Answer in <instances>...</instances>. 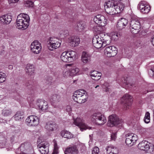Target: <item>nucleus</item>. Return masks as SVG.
Instances as JSON below:
<instances>
[{
    "instance_id": "58836bf2",
    "label": "nucleus",
    "mask_w": 154,
    "mask_h": 154,
    "mask_svg": "<svg viewBox=\"0 0 154 154\" xmlns=\"http://www.w3.org/2000/svg\"><path fill=\"white\" fill-rule=\"evenodd\" d=\"M150 121V113L149 112H146L144 118V121L146 123H149Z\"/></svg>"
},
{
    "instance_id": "2eb2a0df",
    "label": "nucleus",
    "mask_w": 154,
    "mask_h": 154,
    "mask_svg": "<svg viewBox=\"0 0 154 154\" xmlns=\"http://www.w3.org/2000/svg\"><path fill=\"white\" fill-rule=\"evenodd\" d=\"M42 49L41 44L38 41L32 42L30 45V49L32 52L35 54H39Z\"/></svg>"
},
{
    "instance_id": "7c9ffc66",
    "label": "nucleus",
    "mask_w": 154,
    "mask_h": 154,
    "mask_svg": "<svg viewBox=\"0 0 154 154\" xmlns=\"http://www.w3.org/2000/svg\"><path fill=\"white\" fill-rule=\"evenodd\" d=\"M2 111V114L4 116H9L12 114V110L10 108H5Z\"/></svg>"
},
{
    "instance_id": "f704fd0d",
    "label": "nucleus",
    "mask_w": 154,
    "mask_h": 154,
    "mask_svg": "<svg viewBox=\"0 0 154 154\" xmlns=\"http://www.w3.org/2000/svg\"><path fill=\"white\" fill-rule=\"evenodd\" d=\"M93 30L99 35L103 31L102 27L100 26H94L93 28Z\"/></svg>"
},
{
    "instance_id": "cd10ccee",
    "label": "nucleus",
    "mask_w": 154,
    "mask_h": 154,
    "mask_svg": "<svg viewBox=\"0 0 154 154\" xmlns=\"http://www.w3.org/2000/svg\"><path fill=\"white\" fill-rule=\"evenodd\" d=\"M90 75L93 79L98 81L100 79L101 74L97 71H93L91 72Z\"/></svg>"
},
{
    "instance_id": "37998d69",
    "label": "nucleus",
    "mask_w": 154,
    "mask_h": 154,
    "mask_svg": "<svg viewBox=\"0 0 154 154\" xmlns=\"http://www.w3.org/2000/svg\"><path fill=\"white\" fill-rule=\"evenodd\" d=\"M33 3L30 1H27L25 3V6L26 7H33Z\"/></svg>"
},
{
    "instance_id": "dca6fc26",
    "label": "nucleus",
    "mask_w": 154,
    "mask_h": 154,
    "mask_svg": "<svg viewBox=\"0 0 154 154\" xmlns=\"http://www.w3.org/2000/svg\"><path fill=\"white\" fill-rule=\"evenodd\" d=\"M49 144L46 141L41 142L38 145L40 152L42 154H47L49 152Z\"/></svg>"
},
{
    "instance_id": "4d7b16f0",
    "label": "nucleus",
    "mask_w": 154,
    "mask_h": 154,
    "mask_svg": "<svg viewBox=\"0 0 154 154\" xmlns=\"http://www.w3.org/2000/svg\"><path fill=\"white\" fill-rule=\"evenodd\" d=\"M71 64H68L67 65L68 66H71Z\"/></svg>"
},
{
    "instance_id": "49530a36",
    "label": "nucleus",
    "mask_w": 154,
    "mask_h": 154,
    "mask_svg": "<svg viewBox=\"0 0 154 154\" xmlns=\"http://www.w3.org/2000/svg\"><path fill=\"white\" fill-rule=\"evenodd\" d=\"M116 133H112L111 135V139L112 140H115L116 138Z\"/></svg>"
},
{
    "instance_id": "f3484780",
    "label": "nucleus",
    "mask_w": 154,
    "mask_h": 154,
    "mask_svg": "<svg viewBox=\"0 0 154 154\" xmlns=\"http://www.w3.org/2000/svg\"><path fill=\"white\" fill-rule=\"evenodd\" d=\"M105 54L109 57H113L117 54V49L114 46H108L104 50Z\"/></svg>"
},
{
    "instance_id": "4be33fe9",
    "label": "nucleus",
    "mask_w": 154,
    "mask_h": 154,
    "mask_svg": "<svg viewBox=\"0 0 154 154\" xmlns=\"http://www.w3.org/2000/svg\"><path fill=\"white\" fill-rule=\"evenodd\" d=\"M11 20L12 16L9 14L3 15L0 17V23L1 24H8Z\"/></svg>"
},
{
    "instance_id": "a18cd8bd",
    "label": "nucleus",
    "mask_w": 154,
    "mask_h": 154,
    "mask_svg": "<svg viewBox=\"0 0 154 154\" xmlns=\"http://www.w3.org/2000/svg\"><path fill=\"white\" fill-rule=\"evenodd\" d=\"M149 73L150 76H152L154 77V66L151 67L149 70Z\"/></svg>"
},
{
    "instance_id": "393cba45",
    "label": "nucleus",
    "mask_w": 154,
    "mask_h": 154,
    "mask_svg": "<svg viewBox=\"0 0 154 154\" xmlns=\"http://www.w3.org/2000/svg\"><path fill=\"white\" fill-rule=\"evenodd\" d=\"M57 127V125L55 122L50 121L47 122L45 126V128L48 131H53Z\"/></svg>"
},
{
    "instance_id": "412c9836",
    "label": "nucleus",
    "mask_w": 154,
    "mask_h": 154,
    "mask_svg": "<svg viewBox=\"0 0 154 154\" xmlns=\"http://www.w3.org/2000/svg\"><path fill=\"white\" fill-rule=\"evenodd\" d=\"M106 152L103 154H118L119 150L116 147L110 145L105 147Z\"/></svg>"
},
{
    "instance_id": "09e8293b",
    "label": "nucleus",
    "mask_w": 154,
    "mask_h": 154,
    "mask_svg": "<svg viewBox=\"0 0 154 154\" xmlns=\"http://www.w3.org/2000/svg\"><path fill=\"white\" fill-rule=\"evenodd\" d=\"M19 0H8L10 3H16Z\"/></svg>"
},
{
    "instance_id": "39448f33",
    "label": "nucleus",
    "mask_w": 154,
    "mask_h": 154,
    "mask_svg": "<svg viewBox=\"0 0 154 154\" xmlns=\"http://www.w3.org/2000/svg\"><path fill=\"white\" fill-rule=\"evenodd\" d=\"M91 120L95 124L99 126L104 125L107 121L105 115L100 112L95 113L92 115Z\"/></svg>"
},
{
    "instance_id": "ddd939ff",
    "label": "nucleus",
    "mask_w": 154,
    "mask_h": 154,
    "mask_svg": "<svg viewBox=\"0 0 154 154\" xmlns=\"http://www.w3.org/2000/svg\"><path fill=\"white\" fill-rule=\"evenodd\" d=\"M138 147L142 150L145 151L149 150L150 152L153 150V146L152 144L146 141H142L140 142L138 145Z\"/></svg>"
},
{
    "instance_id": "c9c22d12",
    "label": "nucleus",
    "mask_w": 154,
    "mask_h": 154,
    "mask_svg": "<svg viewBox=\"0 0 154 154\" xmlns=\"http://www.w3.org/2000/svg\"><path fill=\"white\" fill-rule=\"evenodd\" d=\"M53 142L54 143V149L52 154H58L59 147L55 140H54Z\"/></svg>"
},
{
    "instance_id": "b1692460",
    "label": "nucleus",
    "mask_w": 154,
    "mask_h": 154,
    "mask_svg": "<svg viewBox=\"0 0 154 154\" xmlns=\"http://www.w3.org/2000/svg\"><path fill=\"white\" fill-rule=\"evenodd\" d=\"M128 23V20L124 18H121L118 21L116 27L119 30L124 28Z\"/></svg>"
},
{
    "instance_id": "13d9d810",
    "label": "nucleus",
    "mask_w": 154,
    "mask_h": 154,
    "mask_svg": "<svg viewBox=\"0 0 154 154\" xmlns=\"http://www.w3.org/2000/svg\"><path fill=\"white\" fill-rule=\"evenodd\" d=\"M62 34H63V35H64V34H66L63 33H62Z\"/></svg>"
},
{
    "instance_id": "473e14b6",
    "label": "nucleus",
    "mask_w": 154,
    "mask_h": 154,
    "mask_svg": "<svg viewBox=\"0 0 154 154\" xmlns=\"http://www.w3.org/2000/svg\"><path fill=\"white\" fill-rule=\"evenodd\" d=\"M60 59L61 60L64 62H70L66 51H65L62 53L60 56Z\"/></svg>"
},
{
    "instance_id": "603ef678",
    "label": "nucleus",
    "mask_w": 154,
    "mask_h": 154,
    "mask_svg": "<svg viewBox=\"0 0 154 154\" xmlns=\"http://www.w3.org/2000/svg\"><path fill=\"white\" fill-rule=\"evenodd\" d=\"M15 138V136H12L10 138V139L11 141L12 142H13L14 141Z\"/></svg>"
},
{
    "instance_id": "c85d7f7f",
    "label": "nucleus",
    "mask_w": 154,
    "mask_h": 154,
    "mask_svg": "<svg viewBox=\"0 0 154 154\" xmlns=\"http://www.w3.org/2000/svg\"><path fill=\"white\" fill-rule=\"evenodd\" d=\"M86 27V26L85 23L81 22L77 23V26L75 27V29L79 32H84Z\"/></svg>"
},
{
    "instance_id": "a19ab883",
    "label": "nucleus",
    "mask_w": 154,
    "mask_h": 154,
    "mask_svg": "<svg viewBox=\"0 0 154 154\" xmlns=\"http://www.w3.org/2000/svg\"><path fill=\"white\" fill-rule=\"evenodd\" d=\"M6 80L5 75L3 73H0V83H3Z\"/></svg>"
},
{
    "instance_id": "8fccbe9b",
    "label": "nucleus",
    "mask_w": 154,
    "mask_h": 154,
    "mask_svg": "<svg viewBox=\"0 0 154 154\" xmlns=\"http://www.w3.org/2000/svg\"><path fill=\"white\" fill-rule=\"evenodd\" d=\"M127 79H125L124 83H125L127 85H128V86L130 88H131V85L129 83H128L127 81V80H126Z\"/></svg>"
},
{
    "instance_id": "7ed1b4c3",
    "label": "nucleus",
    "mask_w": 154,
    "mask_h": 154,
    "mask_svg": "<svg viewBox=\"0 0 154 154\" xmlns=\"http://www.w3.org/2000/svg\"><path fill=\"white\" fill-rule=\"evenodd\" d=\"M30 18L27 14L21 13L17 17L16 21L17 28L24 30L27 29L29 25Z\"/></svg>"
},
{
    "instance_id": "c756f323",
    "label": "nucleus",
    "mask_w": 154,
    "mask_h": 154,
    "mask_svg": "<svg viewBox=\"0 0 154 154\" xmlns=\"http://www.w3.org/2000/svg\"><path fill=\"white\" fill-rule=\"evenodd\" d=\"M67 52L70 62L74 61L77 58L76 53L75 51H72Z\"/></svg>"
},
{
    "instance_id": "4c0bfd02",
    "label": "nucleus",
    "mask_w": 154,
    "mask_h": 154,
    "mask_svg": "<svg viewBox=\"0 0 154 154\" xmlns=\"http://www.w3.org/2000/svg\"><path fill=\"white\" fill-rule=\"evenodd\" d=\"M102 18L103 19L101 20L98 25L101 26H105L107 24V20L103 16Z\"/></svg>"
},
{
    "instance_id": "79ce46f5",
    "label": "nucleus",
    "mask_w": 154,
    "mask_h": 154,
    "mask_svg": "<svg viewBox=\"0 0 154 154\" xmlns=\"http://www.w3.org/2000/svg\"><path fill=\"white\" fill-rule=\"evenodd\" d=\"M63 75L64 77H67L71 75L70 70H64L63 72Z\"/></svg>"
},
{
    "instance_id": "de8ad7c7",
    "label": "nucleus",
    "mask_w": 154,
    "mask_h": 154,
    "mask_svg": "<svg viewBox=\"0 0 154 154\" xmlns=\"http://www.w3.org/2000/svg\"><path fill=\"white\" fill-rule=\"evenodd\" d=\"M66 110L68 112H70L71 111V106H67L66 109Z\"/></svg>"
},
{
    "instance_id": "9d476101",
    "label": "nucleus",
    "mask_w": 154,
    "mask_h": 154,
    "mask_svg": "<svg viewBox=\"0 0 154 154\" xmlns=\"http://www.w3.org/2000/svg\"><path fill=\"white\" fill-rule=\"evenodd\" d=\"M73 124L79 127L82 131L86 130V129H90L91 127L88 126L84 122V121L82 118L77 117L74 119Z\"/></svg>"
},
{
    "instance_id": "e433bc0d",
    "label": "nucleus",
    "mask_w": 154,
    "mask_h": 154,
    "mask_svg": "<svg viewBox=\"0 0 154 154\" xmlns=\"http://www.w3.org/2000/svg\"><path fill=\"white\" fill-rule=\"evenodd\" d=\"M103 15H97L94 17V20L95 22L98 25L100 23V20H101V19H103L102 18Z\"/></svg>"
},
{
    "instance_id": "864d4df0",
    "label": "nucleus",
    "mask_w": 154,
    "mask_h": 154,
    "mask_svg": "<svg viewBox=\"0 0 154 154\" xmlns=\"http://www.w3.org/2000/svg\"><path fill=\"white\" fill-rule=\"evenodd\" d=\"M8 68L9 69H12L13 68V67L12 65H10L8 66Z\"/></svg>"
},
{
    "instance_id": "1a4fd4ad",
    "label": "nucleus",
    "mask_w": 154,
    "mask_h": 154,
    "mask_svg": "<svg viewBox=\"0 0 154 154\" xmlns=\"http://www.w3.org/2000/svg\"><path fill=\"white\" fill-rule=\"evenodd\" d=\"M122 122V120L119 119L117 115L112 114L108 117L107 125L109 127H112L120 124Z\"/></svg>"
},
{
    "instance_id": "2f4dec72",
    "label": "nucleus",
    "mask_w": 154,
    "mask_h": 154,
    "mask_svg": "<svg viewBox=\"0 0 154 154\" xmlns=\"http://www.w3.org/2000/svg\"><path fill=\"white\" fill-rule=\"evenodd\" d=\"M61 135L63 137L67 139H71L73 137V135L69 131H63L61 132Z\"/></svg>"
},
{
    "instance_id": "20e7f679",
    "label": "nucleus",
    "mask_w": 154,
    "mask_h": 154,
    "mask_svg": "<svg viewBox=\"0 0 154 154\" xmlns=\"http://www.w3.org/2000/svg\"><path fill=\"white\" fill-rule=\"evenodd\" d=\"M88 97L87 92L82 89L75 91L72 96L74 101L79 103L85 102L87 100Z\"/></svg>"
},
{
    "instance_id": "a211bd4d",
    "label": "nucleus",
    "mask_w": 154,
    "mask_h": 154,
    "mask_svg": "<svg viewBox=\"0 0 154 154\" xmlns=\"http://www.w3.org/2000/svg\"><path fill=\"white\" fill-rule=\"evenodd\" d=\"M26 121L29 125L35 126L38 124L39 119L37 116L32 115L27 118Z\"/></svg>"
},
{
    "instance_id": "9b49d317",
    "label": "nucleus",
    "mask_w": 154,
    "mask_h": 154,
    "mask_svg": "<svg viewBox=\"0 0 154 154\" xmlns=\"http://www.w3.org/2000/svg\"><path fill=\"white\" fill-rule=\"evenodd\" d=\"M132 97L126 94L124 95L121 99V103L123 104L124 108L125 110H127L130 108L131 103Z\"/></svg>"
},
{
    "instance_id": "f257e3e1",
    "label": "nucleus",
    "mask_w": 154,
    "mask_h": 154,
    "mask_svg": "<svg viewBox=\"0 0 154 154\" xmlns=\"http://www.w3.org/2000/svg\"><path fill=\"white\" fill-rule=\"evenodd\" d=\"M105 10L108 14L113 15L120 13L125 8V5L122 2H116L113 1H109L105 3Z\"/></svg>"
},
{
    "instance_id": "4468645a",
    "label": "nucleus",
    "mask_w": 154,
    "mask_h": 154,
    "mask_svg": "<svg viewBox=\"0 0 154 154\" xmlns=\"http://www.w3.org/2000/svg\"><path fill=\"white\" fill-rule=\"evenodd\" d=\"M138 8L141 12L144 14H147L150 11V8L147 3L144 1H141L138 5Z\"/></svg>"
},
{
    "instance_id": "3c124183",
    "label": "nucleus",
    "mask_w": 154,
    "mask_h": 154,
    "mask_svg": "<svg viewBox=\"0 0 154 154\" xmlns=\"http://www.w3.org/2000/svg\"><path fill=\"white\" fill-rule=\"evenodd\" d=\"M119 35L118 33H115L114 35H112V38H115L116 36L117 37H119Z\"/></svg>"
},
{
    "instance_id": "a878e982",
    "label": "nucleus",
    "mask_w": 154,
    "mask_h": 154,
    "mask_svg": "<svg viewBox=\"0 0 154 154\" xmlns=\"http://www.w3.org/2000/svg\"><path fill=\"white\" fill-rule=\"evenodd\" d=\"M91 57L90 54L83 51L81 56V60L83 63H86L90 61Z\"/></svg>"
},
{
    "instance_id": "ea45409f",
    "label": "nucleus",
    "mask_w": 154,
    "mask_h": 154,
    "mask_svg": "<svg viewBox=\"0 0 154 154\" xmlns=\"http://www.w3.org/2000/svg\"><path fill=\"white\" fill-rule=\"evenodd\" d=\"M70 70L71 75H73L78 73L79 71V69L78 68L74 67Z\"/></svg>"
},
{
    "instance_id": "6ab92c4d",
    "label": "nucleus",
    "mask_w": 154,
    "mask_h": 154,
    "mask_svg": "<svg viewBox=\"0 0 154 154\" xmlns=\"http://www.w3.org/2000/svg\"><path fill=\"white\" fill-rule=\"evenodd\" d=\"M61 100V96L59 94H54L50 97V101L51 104L55 107H57L59 106L58 103Z\"/></svg>"
},
{
    "instance_id": "0eeeda50",
    "label": "nucleus",
    "mask_w": 154,
    "mask_h": 154,
    "mask_svg": "<svg viewBox=\"0 0 154 154\" xmlns=\"http://www.w3.org/2000/svg\"><path fill=\"white\" fill-rule=\"evenodd\" d=\"M141 25L138 19H132L130 22V29L132 33H138L141 28Z\"/></svg>"
},
{
    "instance_id": "72a5a7b5",
    "label": "nucleus",
    "mask_w": 154,
    "mask_h": 154,
    "mask_svg": "<svg viewBox=\"0 0 154 154\" xmlns=\"http://www.w3.org/2000/svg\"><path fill=\"white\" fill-rule=\"evenodd\" d=\"M14 117L16 121H20L24 118L23 113L20 111L17 112Z\"/></svg>"
},
{
    "instance_id": "5701e85b",
    "label": "nucleus",
    "mask_w": 154,
    "mask_h": 154,
    "mask_svg": "<svg viewBox=\"0 0 154 154\" xmlns=\"http://www.w3.org/2000/svg\"><path fill=\"white\" fill-rule=\"evenodd\" d=\"M80 42L79 38L76 36H71L69 38V43L72 47H74L78 46Z\"/></svg>"
},
{
    "instance_id": "bb28decb",
    "label": "nucleus",
    "mask_w": 154,
    "mask_h": 154,
    "mask_svg": "<svg viewBox=\"0 0 154 154\" xmlns=\"http://www.w3.org/2000/svg\"><path fill=\"white\" fill-rule=\"evenodd\" d=\"M25 70L28 75H32L34 73L35 68L32 64H28L26 65Z\"/></svg>"
},
{
    "instance_id": "f8f14e48",
    "label": "nucleus",
    "mask_w": 154,
    "mask_h": 154,
    "mask_svg": "<svg viewBox=\"0 0 154 154\" xmlns=\"http://www.w3.org/2000/svg\"><path fill=\"white\" fill-rule=\"evenodd\" d=\"M125 143L127 145H132L137 140V135L133 133H128L125 135Z\"/></svg>"
},
{
    "instance_id": "aec40b11",
    "label": "nucleus",
    "mask_w": 154,
    "mask_h": 154,
    "mask_svg": "<svg viewBox=\"0 0 154 154\" xmlns=\"http://www.w3.org/2000/svg\"><path fill=\"white\" fill-rule=\"evenodd\" d=\"M65 154H78L79 151L75 145H69L64 151Z\"/></svg>"
},
{
    "instance_id": "c03bdc74",
    "label": "nucleus",
    "mask_w": 154,
    "mask_h": 154,
    "mask_svg": "<svg viewBox=\"0 0 154 154\" xmlns=\"http://www.w3.org/2000/svg\"><path fill=\"white\" fill-rule=\"evenodd\" d=\"M99 152V149L98 147H94L92 151V154H98Z\"/></svg>"
},
{
    "instance_id": "423d86ee",
    "label": "nucleus",
    "mask_w": 154,
    "mask_h": 154,
    "mask_svg": "<svg viewBox=\"0 0 154 154\" xmlns=\"http://www.w3.org/2000/svg\"><path fill=\"white\" fill-rule=\"evenodd\" d=\"M29 103L31 106L33 107H38L42 110H45L48 107V103L42 99H38L36 101L32 100Z\"/></svg>"
},
{
    "instance_id": "bf43d9fd",
    "label": "nucleus",
    "mask_w": 154,
    "mask_h": 154,
    "mask_svg": "<svg viewBox=\"0 0 154 154\" xmlns=\"http://www.w3.org/2000/svg\"><path fill=\"white\" fill-rule=\"evenodd\" d=\"M66 31V33H67L68 31Z\"/></svg>"
},
{
    "instance_id": "6e6d98bb",
    "label": "nucleus",
    "mask_w": 154,
    "mask_h": 154,
    "mask_svg": "<svg viewBox=\"0 0 154 154\" xmlns=\"http://www.w3.org/2000/svg\"><path fill=\"white\" fill-rule=\"evenodd\" d=\"M99 85H97L95 87V88H97L98 87H99Z\"/></svg>"
},
{
    "instance_id": "5fc2aeb1",
    "label": "nucleus",
    "mask_w": 154,
    "mask_h": 154,
    "mask_svg": "<svg viewBox=\"0 0 154 154\" xmlns=\"http://www.w3.org/2000/svg\"><path fill=\"white\" fill-rule=\"evenodd\" d=\"M151 42L152 45L154 46V37L152 38Z\"/></svg>"
},
{
    "instance_id": "f03ea898",
    "label": "nucleus",
    "mask_w": 154,
    "mask_h": 154,
    "mask_svg": "<svg viewBox=\"0 0 154 154\" xmlns=\"http://www.w3.org/2000/svg\"><path fill=\"white\" fill-rule=\"evenodd\" d=\"M111 40L110 36L105 34H102L96 35L93 38L92 43L93 46L97 48L102 47H104L109 45L111 42Z\"/></svg>"
},
{
    "instance_id": "6e6552de",
    "label": "nucleus",
    "mask_w": 154,
    "mask_h": 154,
    "mask_svg": "<svg viewBox=\"0 0 154 154\" xmlns=\"http://www.w3.org/2000/svg\"><path fill=\"white\" fill-rule=\"evenodd\" d=\"M61 41L56 38H51L48 42V49L53 51L60 47Z\"/></svg>"
}]
</instances>
